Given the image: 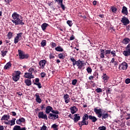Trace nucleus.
<instances>
[{
  "label": "nucleus",
  "mask_w": 130,
  "mask_h": 130,
  "mask_svg": "<svg viewBox=\"0 0 130 130\" xmlns=\"http://www.w3.org/2000/svg\"><path fill=\"white\" fill-rule=\"evenodd\" d=\"M12 22L14 24L17 25H24L25 23L23 22V19L21 15L17 14V13L15 12L12 14Z\"/></svg>",
  "instance_id": "nucleus-1"
},
{
  "label": "nucleus",
  "mask_w": 130,
  "mask_h": 130,
  "mask_svg": "<svg viewBox=\"0 0 130 130\" xmlns=\"http://www.w3.org/2000/svg\"><path fill=\"white\" fill-rule=\"evenodd\" d=\"M88 119H89V115L87 114H84L82 117V120L78 122L80 127H82L83 125H88V124H89Z\"/></svg>",
  "instance_id": "nucleus-2"
},
{
  "label": "nucleus",
  "mask_w": 130,
  "mask_h": 130,
  "mask_svg": "<svg viewBox=\"0 0 130 130\" xmlns=\"http://www.w3.org/2000/svg\"><path fill=\"white\" fill-rule=\"evenodd\" d=\"M123 54L124 56H129L130 55V44L125 47V50L123 51Z\"/></svg>",
  "instance_id": "nucleus-3"
},
{
  "label": "nucleus",
  "mask_w": 130,
  "mask_h": 130,
  "mask_svg": "<svg viewBox=\"0 0 130 130\" xmlns=\"http://www.w3.org/2000/svg\"><path fill=\"white\" fill-rule=\"evenodd\" d=\"M84 64L85 63L84 62V61H81L80 59L77 61L76 66L78 67L79 70H82V68L84 67Z\"/></svg>",
  "instance_id": "nucleus-4"
},
{
  "label": "nucleus",
  "mask_w": 130,
  "mask_h": 130,
  "mask_svg": "<svg viewBox=\"0 0 130 130\" xmlns=\"http://www.w3.org/2000/svg\"><path fill=\"white\" fill-rule=\"evenodd\" d=\"M102 110L101 109H97V108H95L94 109V112L98 115V116L99 118H101V117H102Z\"/></svg>",
  "instance_id": "nucleus-5"
},
{
  "label": "nucleus",
  "mask_w": 130,
  "mask_h": 130,
  "mask_svg": "<svg viewBox=\"0 0 130 130\" xmlns=\"http://www.w3.org/2000/svg\"><path fill=\"white\" fill-rule=\"evenodd\" d=\"M121 22L124 26H126V25H128L129 24V20L125 16H123L122 18Z\"/></svg>",
  "instance_id": "nucleus-6"
},
{
  "label": "nucleus",
  "mask_w": 130,
  "mask_h": 130,
  "mask_svg": "<svg viewBox=\"0 0 130 130\" xmlns=\"http://www.w3.org/2000/svg\"><path fill=\"white\" fill-rule=\"evenodd\" d=\"M20 75H21V72L17 71L16 74L14 76H13L12 79L15 82H17L20 79Z\"/></svg>",
  "instance_id": "nucleus-7"
},
{
  "label": "nucleus",
  "mask_w": 130,
  "mask_h": 130,
  "mask_svg": "<svg viewBox=\"0 0 130 130\" xmlns=\"http://www.w3.org/2000/svg\"><path fill=\"white\" fill-rule=\"evenodd\" d=\"M39 118H42V119H46L47 120V115L43 113V112H40L38 114Z\"/></svg>",
  "instance_id": "nucleus-8"
},
{
  "label": "nucleus",
  "mask_w": 130,
  "mask_h": 130,
  "mask_svg": "<svg viewBox=\"0 0 130 130\" xmlns=\"http://www.w3.org/2000/svg\"><path fill=\"white\" fill-rule=\"evenodd\" d=\"M48 118H49V119H52V120H55V119L58 118V115L53 113H49Z\"/></svg>",
  "instance_id": "nucleus-9"
},
{
  "label": "nucleus",
  "mask_w": 130,
  "mask_h": 130,
  "mask_svg": "<svg viewBox=\"0 0 130 130\" xmlns=\"http://www.w3.org/2000/svg\"><path fill=\"white\" fill-rule=\"evenodd\" d=\"M127 64L126 62H123L119 66V70H126L127 69Z\"/></svg>",
  "instance_id": "nucleus-10"
},
{
  "label": "nucleus",
  "mask_w": 130,
  "mask_h": 130,
  "mask_svg": "<svg viewBox=\"0 0 130 130\" xmlns=\"http://www.w3.org/2000/svg\"><path fill=\"white\" fill-rule=\"evenodd\" d=\"M18 53H19V58L20 59H24V58H27V56L23 53V51L21 50H18Z\"/></svg>",
  "instance_id": "nucleus-11"
},
{
  "label": "nucleus",
  "mask_w": 130,
  "mask_h": 130,
  "mask_svg": "<svg viewBox=\"0 0 130 130\" xmlns=\"http://www.w3.org/2000/svg\"><path fill=\"white\" fill-rule=\"evenodd\" d=\"M47 62L45 60H41L39 63V64L40 67V69H42V70H43V69H44V67H45V64H46Z\"/></svg>",
  "instance_id": "nucleus-12"
},
{
  "label": "nucleus",
  "mask_w": 130,
  "mask_h": 130,
  "mask_svg": "<svg viewBox=\"0 0 130 130\" xmlns=\"http://www.w3.org/2000/svg\"><path fill=\"white\" fill-rule=\"evenodd\" d=\"M63 99L65 101V103H66L67 104H68V103H69V102H70L71 100V99L70 98V95H69V94H66L64 95Z\"/></svg>",
  "instance_id": "nucleus-13"
},
{
  "label": "nucleus",
  "mask_w": 130,
  "mask_h": 130,
  "mask_svg": "<svg viewBox=\"0 0 130 130\" xmlns=\"http://www.w3.org/2000/svg\"><path fill=\"white\" fill-rule=\"evenodd\" d=\"M24 77L27 79H33V78H34V76H33L30 72L25 73L24 74Z\"/></svg>",
  "instance_id": "nucleus-14"
},
{
  "label": "nucleus",
  "mask_w": 130,
  "mask_h": 130,
  "mask_svg": "<svg viewBox=\"0 0 130 130\" xmlns=\"http://www.w3.org/2000/svg\"><path fill=\"white\" fill-rule=\"evenodd\" d=\"M74 122H78V121L81 119V116H79V114H74Z\"/></svg>",
  "instance_id": "nucleus-15"
},
{
  "label": "nucleus",
  "mask_w": 130,
  "mask_h": 130,
  "mask_svg": "<svg viewBox=\"0 0 130 130\" xmlns=\"http://www.w3.org/2000/svg\"><path fill=\"white\" fill-rule=\"evenodd\" d=\"M35 96L36 97V101L38 102V103H41L42 101L41 99H40V96L39 95V93H37L35 94Z\"/></svg>",
  "instance_id": "nucleus-16"
},
{
  "label": "nucleus",
  "mask_w": 130,
  "mask_h": 130,
  "mask_svg": "<svg viewBox=\"0 0 130 130\" xmlns=\"http://www.w3.org/2000/svg\"><path fill=\"white\" fill-rule=\"evenodd\" d=\"M71 112L72 114H75L78 111V108L76 106L72 107L70 108Z\"/></svg>",
  "instance_id": "nucleus-17"
},
{
  "label": "nucleus",
  "mask_w": 130,
  "mask_h": 130,
  "mask_svg": "<svg viewBox=\"0 0 130 130\" xmlns=\"http://www.w3.org/2000/svg\"><path fill=\"white\" fill-rule=\"evenodd\" d=\"M25 118H24L23 117H22L16 120V123L17 124H20L22 123L25 122Z\"/></svg>",
  "instance_id": "nucleus-18"
},
{
  "label": "nucleus",
  "mask_w": 130,
  "mask_h": 130,
  "mask_svg": "<svg viewBox=\"0 0 130 130\" xmlns=\"http://www.w3.org/2000/svg\"><path fill=\"white\" fill-rule=\"evenodd\" d=\"M9 119H10V115H4L2 118L1 120H7V121H9Z\"/></svg>",
  "instance_id": "nucleus-19"
},
{
  "label": "nucleus",
  "mask_w": 130,
  "mask_h": 130,
  "mask_svg": "<svg viewBox=\"0 0 130 130\" xmlns=\"http://www.w3.org/2000/svg\"><path fill=\"white\" fill-rule=\"evenodd\" d=\"M52 110H53V109L52 108V107H51L50 106H48L46 108V113H47V114H48V113H50V111L51 112V111H52Z\"/></svg>",
  "instance_id": "nucleus-20"
},
{
  "label": "nucleus",
  "mask_w": 130,
  "mask_h": 130,
  "mask_svg": "<svg viewBox=\"0 0 130 130\" xmlns=\"http://www.w3.org/2000/svg\"><path fill=\"white\" fill-rule=\"evenodd\" d=\"M89 119H90V120H91L92 122H96L97 120V118H96V117L94 116L89 115Z\"/></svg>",
  "instance_id": "nucleus-21"
},
{
  "label": "nucleus",
  "mask_w": 130,
  "mask_h": 130,
  "mask_svg": "<svg viewBox=\"0 0 130 130\" xmlns=\"http://www.w3.org/2000/svg\"><path fill=\"white\" fill-rule=\"evenodd\" d=\"M103 80H104L105 83H107V81H108V79H109V77L106 74H103V76H102Z\"/></svg>",
  "instance_id": "nucleus-22"
},
{
  "label": "nucleus",
  "mask_w": 130,
  "mask_h": 130,
  "mask_svg": "<svg viewBox=\"0 0 130 130\" xmlns=\"http://www.w3.org/2000/svg\"><path fill=\"white\" fill-rule=\"evenodd\" d=\"M122 14H125L126 15H127V14H128V13L127 12V8L125 6H123L122 7Z\"/></svg>",
  "instance_id": "nucleus-23"
},
{
  "label": "nucleus",
  "mask_w": 130,
  "mask_h": 130,
  "mask_svg": "<svg viewBox=\"0 0 130 130\" xmlns=\"http://www.w3.org/2000/svg\"><path fill=\"white\" fill-rule=\"evenodd\" d=\"M33 72L35 73V74H36V73H37V71L35 70L34 68L32 67H31L29 69L28 72L30 73L32 75V74H33Z\"/></svg>",
  "instance_id": "nucleus-24"
},
{
  "label": "nucleus",
  "mask_w": 130,
  "mask_h": 130,
  "mask_svg": "<svg viewBox=\"0 0 130 130\" xmlns=\"http://www.w3.org/2000/svg\"><path fill=\"white\" fill-rule=\"evenodd\" d=\"M48 26V24L46 23H44L41 25V28L43 31H45L46 29V28H47V26Z\"/></svg>",
  "instance_id": "nucleus-25"
},
{
  "label": "nucleus",
  "mask_w": 130,
  "mask_h": 130,
  "mask_svg": "<svg viewBox=\"0 0 130 130\" xmlns=\"http://www.w3.org/2000/svg\"><path fill=\"white\" fill-rule=\"evenodd\" d=\"M101 51V54H100V57L101 58H104V57H105V56H104V53H105V51L104 50V49H101L100 50Z\"/></svg>",
  "instance_id": "nucleus-26"
},
{
  "label": "nucleus",
  "mask_w": 130,
  "mask_h": 130,
  "mask_svg": "<svg viewBox=\"0 0 130 130\" xmlns=\"http://www.w3.org/2000/svg\"><path fill=\"white\" fill-rule=\"evenodd\" d=\"M12 67V63H11V62H8L4 67V69H5V70H9V69H10V68H11Z\"/></svg>",
  "instance_id": "nucleus-27"
},
{
  "label": "nucleus",
  "mask_w": 130,
  "mask_h": 130,
  "mask_svg": "<svg viewBox=\"0 0 130 130\" xmlns=\"http://www.w3.org/2000/svg\"><path fill=\"white\" fill-rule=\"evenodd\" d=\"M24 82L26 84V86H31L32 84V82H31V80L30 79L25 80Z\"/></svg>",
  "instance_id": "nucleus-28"
},
{
  "label": "nucleus",
  "mask_w": 130,
  "mask_h": 130,
  "mask_svg": "<svg viewBox=\"0 0 130 130\" xmlns=\"http://www.w3.org/2000/svg\"><path fill=\"white\" fill-rule=\"evenodd\" d=\"M109 115L108 113H102V119H106V118H108Z\"/></svg>",
  "instance_id": "nucleus-29"
},
{
  "label": "nucleus",
  "mask_w": 130,
  "mask_h": 130,
  "mask_svg": "<svg viewBox=\"0 0 130 130\" xmlns=\"http://www.w3.org/2000/svg\"><path fill=\"white\" fill-rule=\"evenodd\" d=\"M58 56L59 58H60V59H63L64 57H66V55L63 54V53H59L58 55Z\"/></svg>",
  "instance_id": "nucleus-30"
},
{
  "label": "nucleus",
  "mask_w": 130,
  "mask_h": 130,
  "mask_svg": "<svg viewBox=\"0 0 130 130\" xmlns=\"http://www.w3.org/2000/svg\"><path fill=\"white\" fill-rule=\"evenodd\" d=\"M130 40L128 38L124 39L123 40V44H127L129 43Z\"/></svg>",
  "instance_id": "nucleus-31"
},
{
  "label": "nucleus",
  "mask_w": 130,
  "mask_h": 130,
  "mask_svg": "<svg viewBox=\"0 0 130 130\" xmlns=\"http://www.w3.org/2000/svg\"><path fill=\"white\" fill-rule=\"evenodd\" d=\"M55 49L56 51H63V49H62V48H61V47H60V46H58V47H56Z\"/></svg>",
  "instance_id": "nucleus-32"
},
{
  "label": "nucleus",
  "mask_w": 130,
  "mask_h": 130,
  "mask_svg": "<svg viewBox=\"0 0 130 130\" xmlns=\"http://www.w3.org/2000/svg\"><path fill=\"white\" fill-rule=\"evenodd\" d=\"M2 55V56H6L7 55V53H8V50H3L1 51Z\"/></svg>",
  "instance_id": "nucleus-33"
},
{
  "label": "nucleus",
  "mask_w": 130,
  "mask_h": 130,
  "mask_svg": "<svg viewBox=\"0 0 130 130\" xmlns=\"http://www.w3.org/2000/svg\"><path fill=\"white\" fill-rule=\"evenodd\" d=\"M70 60L72 61L73 66H76V64H77V61L75 58H74V57L71 58Z\"/></svg>",
  "instance_id": "nucleus-34"
},
{
  "label": "nucleus",
  "mask_w": 130,
  "mask_h": 130,
  "mask_svg": "<svg viewBox=\"0 0 130 130\" xmlns=\"http://www.w3.org/2000/svg\"><path fill=\"white\" fill-rule=\"evenodd\" d=\"M52 128H53L54 130H58V125H56V124H53L52 126H51Z\"/></svg>",
  "instance_id": "nucleus-35"
},
{
  "label": "nucleus",
  "mask_w": 130,
  "mask_h": 130,
  "mask_svg": "<svg viewBox=\"0 0 130 130\" xmlns=\"http://www.w3.org/2000/svg\"><path fill=\"white\" fill-rule=\"evenodd\" d=\"M41 45L42 47H44V46H45L46 45V40H43L41 42Z\"/></svg>",
  "instance_id": "nucleus-36"
},
{
  "label": "nucleus",
  "mask_w": 130,
  "mask_h": 130,
  "mask_svg": "<svg viewBox=\"0 0 130 130\" xmlns=\"http://www.w3.org/2000/svg\"><path fill=\"white\" fill-rule=\"evenodd\" d=\"M7 37L8 38V39H11L12 37H13V32H9Z\"/></svg>",
  "instance_id": "nucleus-37"
},
{
  "label": "nucleus",
  "mask_w": 130,
  "mask_h": 130,
  "mask_svg": "<svg viewBox=\"0 0 130 130\" xmlns=\"http://www.w3.org/2000/svg\"><path fill=\"white\" fill-rule=\"evenodd\" d=\"M109 31L113 33V34H115V29L113 28V27H110Z\"/></svg>",
  "instance_id": "nucleus-38"
},
{
  "label": "nucleus",
  "mask_w": 130,
  "mask_h": 130,
  "mask_svg": "<svg viewBox=\"0 0 130 130\" xmlns=\"http://www.w3.org/2000/svg\"><path fill=\"white\" fill-rule=\"evenodd\" d=\"M21 126L19 125H15L13 127V130H20V129Z\"/></svg>",
  "instance_id": "nucleus-39"
},
{
  "label": "nucleus",
  "mask_w": 130,
  "mask_h": 130,
  "mask_svg": "<svg viewBox=\"0 0 130 130\" xmlns=\"http://www.w3.org/2000/svg\"><path fill=\"white\" fill-rule=\"evenodd\" d=\"M68 25H69V26H70V27H72V26L73 25V21H71V20H68L67 22Z\"/></svg>",
  "instance_id": "nucleus-40"
},
{
  "label": "nucleus",
  "mask_w": 130,
  "mask_h": 130,
  "mask_svg": "<svg viewBox=\"0 0 130 130\" xmlns=\"http://www.w3.org/2000/svg\"><path fill=\"white\" fill-rule=\"evenodd\" d=\"M51 112L53 113V114H59V112H58L57 110H52Z\"/></svg>",
  "instance_id": "nucleus-41"
},
{
  "label": "nucleus",
  "mask_w": 130,
  "mask_h": 130,
  "mask_svg": "<svg viewBox=\"0 0 130 130\" xmlns=\"http://www.w3.org/2000/svg\"><path fill=\"white\" fill-rule=\"evenodd\" d=\"M34 85H37V86H38V88H39V89H41V88H42V86H41V83L40 82L34 83Z\"/></svg>",
  "instance_id": "nucleus-42"
},
{
  "label": "nucleus",
  "mask_w": 130,
  "mask_h": 130,
  "mask_svg": "<svg viewBox=\"0 0 130 130\" xmlns=\"http://www.w3.org/2000/svg\"><path fill=\"white\" fill-rule=\"evenodd\" d=\"M22 35H23V32H20L17 34V36H16V37L19 39L20 38V37H22Z\"/></svg>",
  "instance_id": "nucleus-43"
},
{
  "label": "nucleus",
  "mask_w": 130,
  "mask_h": 130,
  "mask_svg": "<svg viewBox=\"0 0 130 130\" xmlns=\"http://www.w3.org/2000/svg\"><path fill=\"white\" fill-rule=\"evenodd\" d=\"M99 130H106V127L105 126H100L98 128Z\"/></svg>",
  "instance_id": "nucleus-44"
},
{
  "label": "nucleus",
  "mask_w": 130,
  "mask_h": 130,
  "mask_svg": "<svg viewBox=\"0 0 130 130\" xmlns=\"http://www.w3.org/2000/svg\"><path fill=\"white\" fill-rule=\"evenodd\" d=\"M18 42H19V38H17V37H16L14 39V43L15 44H17V43H18Z\"/></svg>",
  "instance_id": "nucleus-45"
},
{
  "label": "nucleus",
  "mask_w": 130,
  "mask_h": 130,
  "mask_svg": "<svg viewBox=\"0 0 130 130\" xmlns=\"http://www.w3.org/2000/svg\"><path fill=\"white\" fill-rule=\"evenodd\" d=\"M95 91L97 92V93H101V92H102V89L98 88L96 89H95Z\"/></svg>",
  "instance_id": "nucleus-46"
},
{
  "label": "nucleus",
  "mask_w": 130,
  "mask_h": 130,
  "mask_svg": "<svg viewBox=\"0 0 130 130\" xmlns=\"http://www.w3.org/2000/svg\"><path fill=\"white\" fill-rule=\"evenodd\" d=\"M78 82V80L77 79H74L72 80V85L75 86L76 84H77V82Z\"/></svg>",
  "instance_id": "nucleus-47"
},
{
  "label": "nucleus",
  "mask_w": 130,
  "mask_h": 130,
  "mask_svg": "<svg viewBox=\"0 0 130 130\" xmlns=\"http://www.w3.org/2000/svg\"><path fill=\"white\" fill-rule=\"evenodd\" d=\"M116 52L115 51H111V54H112V55H113V57L116 56Z\"/></svg>",
  "instance_id": "nucleus-48"
},
{
  "label": "nucleus",
  "mask_w": 130,
  "mask_h": 130,
  "mask_svg": "<svg viewBox=\"0 0 130 130\" xmlns=\"http://www.w3.org/2000/svg\"><path fill=\"white\" fill-rule=\"evenodd\" d=\"M87 73H92V69L90 67H88L86 69Z\"/></svg>",
  "instance_id": "nucleus-49"
},
{
  "label": "nucleus",
  "mask_w": 130,
  "mask_h": 130,
  "mask_svg": "<svg viewBox=\"0 0 130 130\" xmlns=\"http://www.w3.org/2000/svg\"><path fill=\"white\" fill-rule=\"evenodd\" d=\"M111 52V50H106L105 51V55L110 54Z\"/></svg>",
  "instance_id": "nucleus-50"
},
{
  "label": "nucleus",
  "mask_w": 130,
  "mask_h": 130,
  "mask_svg": "<svg viewBox=\"0 0 130 130\" xmlns=\"http://www.w3.org/2000/svg\"><path fill=\"white\" fill-rule=\"evenodd\" d=\"M111 10L113 13H116V11H117V9H116V8H114V7H112L111 8Z\"/></svg>",
  "instance_id": "nucleus-51"
},
{
  "label": "nucleus",
  "mask_w": 130,
  "mask_h": 130,
  "mask_svg": "<svg viewBox=\"0 0 130 130\" xmlns=\"http://www.w3.org/2000/svg\"><path fill=\"white\" fill-rule=\"evenodd\" d=\"M125 83L126 84H129L130 83V79L129 78H127L125 80Z\"/></svg>",
  "instance_id": "nucleus-52"
},
{
  "label": "nucleus",
  "mask_w": 130,
  "mask_h": 130,
  "mask_svg": "<svg viewBox=\"0 0 130 130\" xmlns=\"http://www.w3.org/2000/svg\"><path fill=\"white\" fill-rule=\"evenodd\" d=\"M47 127L45 125H43V126L41 128L40 130H46Z\"/></svg>",
  "instance_id": "nucleus-53"
},
{
  "label": "nucleus",
  "mask_w": 130,
  "mask_h": 130,
  "mask_svg": "<svg viewBox=\"0 0 130 130\" xmlns=\"http://www.w3.org/2000/svg\"><path fill=\"white\" fill-rule=\"evenodd\" d=\"M51 45L52 47H56V44L54 42H51Z\"/></svg>",
  "instance_id": "nucleus-54"
},
{
  "label": "nucleus",
  "mask_w": 130,
  "mask_h": 130,
  "mask_svg": "<svg viewBox=\"0 0 130 130\" xmlns=\"http://www.w3.org/2000/svg\"><path fill=\"white\" fill-rule=\"evenodd\" d=\"M60 7H61V9H63V11H64L65 9H66V8L64 7V5H63V4H62V3L60 4Z\"/></svg>",
  "instance_id": "nucleus-55"
},
{
  "label": "nucleus",
  "mask_w": 130,
  "mask_h": 130,
  "mask_svg": "<svg viewBox=\"0 0 130 130\" xmlns=\"http://www.w3.org/2000/svg\"><path fill=\"white\" fill-rule=\"evenodd\" d=\"M41 78H44V77L46 76V74H45V73L43 72L41 73Z\"/></svg>",
  "instance_id": "nucleus-56"
},
{
  "label": "nucleus",
  "mask_w": 130,
  "mask_h": 130,
  "mask_svg": "<svg viewBox=\"0 0 130 130\" xmlns=\"http://www.w3.org/2000/svg\"><path fill=\"white\" fill-rule=\"evenodd\" d=\"M10 123H11V126H12V125H14L15 124V121L11 120H10Z\"/></svg>",
  "instance_id": "nucleus-57"
},
{
  "label": "nucleus",
  "mask_w": 130,
  "mask_h": 130,
  "mask_svg": "<svg viewBox=\"0 0 130 130\" xmlns=\"http://www.w3.org/2000/svg\"><path fill=\"white\" fill-rule=\"evenodd\" d=\"M57 3H58L59 5L62 4V0H55Z\"/></svg>",
  "instance_id": "nucleus-58"
},
{
  "label": "nucleus",
  "mask_w": 130,
  "mask_h": 130,
  "mask_svg": "<svg viewBox=\"0 0 130 130\" xmlns=\"http://www.w3.org/2000/svg\"><path fill=\"white\" fill-rule=\"evenodd\" d=\"M4 123H5V124H8V125H11V122L10 120H9L8 122H4Z\"/></svg>",
  "instance_id": "nucleus-59"
},
{
  "label": "nucleus",
  "mask_w": 130,
  "mask_h": 130,
  "mask_svg": "<svg viewBox=\"0 0 130 130\" xmlns=\"http://www.w3.org/2000/svg\"><path fill=\"white\" fill-rule=\"evenodd\" d=\"M115 62V58H113L111 60L110 63H114Z\"/></svg>",
  "instance_id": "nucleus-60"
},
{
  "label": "nucleus",
  "mask_w": 130,
  "mask_h": 130,
  "mask_svg": "<svg viewBox=\"0 0 130 130\" xmlns=\"http://www.w3.org/2000/svg\"><path fill=\"white\" fill-rule=\"evenodd\" d=\"M49 58L51 59V58H54V56L52 55V54H50L49 55Z\"/></svg>",
  "instance_id": "nucleus-61"
},
{
  "label": "nucleus",
  "mask_w": 130,
  "mask_h": 130,
  "mask_svg": "<svg viewBox=\"0 0 130 130\" xmlns=\"http://www.w3.org/2000/svg\"><path fill=\"white\" fill-rule=\"evenodd\" d=\"M11 113H12L13 116H16L17 115V113L15 112H12Z\"/></svg>",
  "instance_id": "nucleus-62"
},
{
  "label": "nucleus",
  "mask_w": 130,
  "mask_h": 130,
  "mask_svg": "<svg viewBox=\"0 0 130 130\" xmlns=\"http://www.w3.org/2000/svg\"><path fill=\"white\" fill-rule=\"evenodd\" d=\"M4 126L0 125V130H4Z\"/></svg>",
  "instance_id": "nucleus-63"
},
{
  "label": "nucleus",
  "mask_w": 130,
  "mask_h": 130,
  "mask_svg": "<svg viewBox=\"0 0 130 130\" xmlns=\"http://www.w3.org/2000/svg\"><path fill=\"white\" fill-rule=\"evenodd\" d=\"M35 82L36 83H39V78H36Z\"/></svg>",
  "instance_id": "nucleus-64"
}]
</instances>
